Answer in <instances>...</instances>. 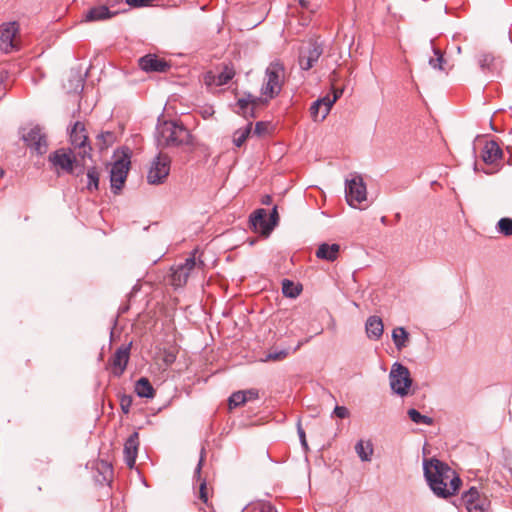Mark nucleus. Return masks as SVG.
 I'll list each match as a JSON object with an SVG mask.
<instances>
[{
    "instance_id": "nucleus-46",
    "label": "nucleus",
    "mask_w": 512,
    "mask_h": 512,
    "mask_svg": "<svg viewBox=\"0 0 512 512\" xmlns=\"http://www.w3.org/2000/svg\"><path fill=\"white\" fill-rule=\"evenodd\" d=\"M258 512H276V510L268 502H258Z\"/></svg>"
},
{
    "instance_id": "nucleus-9",
    "label": "nucleus",
    "mask_w": 512,
    "mask_h": 512,
    "mask_svg": "<svg viewBox=\"0 0 512 512\" xmlns=\"http://www.w3.org/2000/svg\"><path fill=\"white\" fill-rule=\"evenodd\" d=\"M279 221L277 205H273L270 210L258 208V238H268Z\"/></svg>"
},
{
    "instance_id": "nucleus-13",
    "label": "nucleus",
    "mask_w": 512,
    "mask_h": 512,
    "mask_svg": "<svg viewBox=\"0 0 512 512\" xmlns=\"http://www.w3.org/2000/svg\"><path fill=\"white\" fill-rule=\"evenodd\" d=\"M462 501L468 512H489V499L480 494L475 487H471L463 494Z\"/></svg>"
},
{
    "instance_id": "nucleus-53",
    "label": "nucleus",
    "mask_w": 512,
    "mask_h": 512,
    "mask_svg": "<svg viewBox=\"0 0 512 512\" xmlns=\"http://www.w3.org/2000/svg\"><path fill=\"white\" fill-rule=\"evenodd\" d=\"M242 512H254V507L253 506H248Z\"/></svg>"
},
{
    "instance_id": "nucleus-29",
    "label": "nucleus",
    "mask_w": 512,
    "mask_h": 512,
    "mask_svg": "<svg viewBox=\"0 0 512 512\" xmlns=\"http://www.w3.org/2000/svg\"><path fill=\"white\" fill-rule=\"evenodd\" d=\"M98 473L102 476V479H97L101 483H110L113 478V467L110 463L105 460H100L96 464Z\"/></svg>"
},
{
    "instance_id": "nucleus-5",
    "label": "nucleus",
    "mask_w": 512,
    "mask_h": 512,
    "mask_svg": "<svg viewBox=\"0 0 512 512\" xmlns=\"http://www.w3.org/2000/svg\"><path fill=\"white\" fill-rule=\"evenodd\" d=\"M71 152L77 153L80 159L85 161V158L91 157V145L88 141V135L84 123L77 121L74 123L70 132Z\"/></svg>"
},
{
    "instance_id": "nucleus-30",
    "label": "nucleus",
    "mask_w": 512,
    "mask_h": 512,
    "mask_svg": "<svg viewBox=\"0 0 512 512\" xmlns=\"http://www.w3.org/2000/svg\"><path fill=\"white\" fill-rule=\"evenodd\" d=\"M117 140V136L113 131H104L97 135L96 144L99 149L104 150L112 146Z\"/></svg>"
},
{
    "instance_id": "nucleus-14",
    "label": "nucleus",
    "mask_w": 512,
    "mask_h": 512,
    "mask_svg": "<svg viewBox=\"0 0 512 512\" xmlns=\"http://www.w3.org/2000/svg\"><path fill=\"white\" fill-rule=\"evenodd\" d=\"M130 358V345H122L114 352L108 361V367L111 373L120 377L126 370Z\"/></svg>"
},
{
    "instance_id": "nucleus-3",
    "label": "nucleus",
    "mask_w": 512,
    "mask_h": 512,
    "mask_svg": "<svg viewBox=\"0 0 512 512\" xmlns=\"http://www.w3.org/2000/svg\"><path fill=\"white\" fill-rule=\"evenodd\" d=\"M156 140L159 147L188 145L192 141L190 131L181 123L163 121L157 125Z\"/></svg>"
},
{
    "instance_id": "nucleus-27",
    "label": "nucleus",
    "mask_w": 512,
    "mask_h": 512,
    "mask_svg": "<svg viewBox=\"0 0 512 512\" xmlns=\"http://www.w3.org/2000/svg\"><path fill=\"white\" fill-rule=\"evenodd\" d=\"M135 392L141 398H152L154 397L155 394V390L152 384L145 377H142L139 380H137L135 384Z\"/></svg>"
},
{
    "instance_id": "nucleus-24",
    "label": "nucleus",
    "mask_w": 512,
    "mask_h": 512,
    "mask_svg": "<svg viewBox=\"0 0 512 512\" xmlns=\"http://www.w3.org/2000/svg\"><path fill=\"white\" fill-rule=\"evenodd\" d=\"M256 398V392L253 390L237 391L234 392L228 399L229 409L232 410L241 405H244L247 401L254 400Z\"/></svg>"
},
{
    "instance_id": "nucleus-49",
    "label": "nucleus",
    "mask_w": 512,
    "mask_h": 512,
    "mask_svg": "<svg viewBox=\"0 0 512 512\" xmlns=\"http://www.w3.org/2000/svg\"><path fill=\"white\" fill-rule=\"evenodd\" d=\"M249 226L256 232V210L252 211L249 215Z\"/></svg>"
},
{
    "instance_id": "nucleus-44",
    "label": "nucleus",
    "mask_w": 512,
    "mask_h": 512,
    "mask_svg": "<svg viewBox=\"0 0 512 512\" xmlns=\"http://www.w3.org/2000/svg\"><path fill=\"white\" fill-rule=\"evenodd\" d=\"M125 2L131 7H144L148 6L151 0H125Z\"/></svg>"
},
{
    "instance_id": "nucleus-37",
    "label": "nucleus",
    "mask_w": 512,
    "mask_h": 512,
    "mask_svg": "<svg viewBox=\"0 0 512 512\" xmlns=\"http://www.w3.org/2000/svg\"><path fill=\"white\" fill-rule=\"evenodd\" d=\"M408 415H409L410 419L417 424H420V423L426 424V425L432 424V419L430 417L422 415L420 412H418L415 409H410L408 411Z\"/></svg>"
},
{
    "instance_id": "nucleus-56",
    "label": "nucleus",
    "mask_w": 512,
    "mask_h": 512,
    "mask_svg": "<svg viewBox=\"0 0 512 512\" xmlns=\"http://www.w3.org/2000/svg\"><path fill=\"white\" fill-rule=\"evenodd\" d=\"M301 345H302V342H299L297 347L294 349V351H297L301 347Z\"/></svg>"
},
{
    "instance_id": "nucleus-21",
    "label": "nucleus",
    "mask_w": 512,
    "mask_h": 512,
    "mask_svg": "<svg viewBox=\"0 0 512 512\" xmlns=\"http://www.w3.org/2000/svg\"><path fill=\"white\" fill-rule=\"evenodd\" d=\"M118 12H112L109 10L108 6H97L89 9L85 14L86 22H95V21H103L110 19L117 15Z\"/></svg>"
},
{
    "instance_id": "nucleus-43",
    "label": "nucleus",
    "mask_w": 512,
    "mask_h": 512,
    "mask_svg": "<svg viewBox=\"0 0 512 512\" xmlns=\"http://www.w3.org/2000/svg\"><path fill=\"white\" fill-rule=\"evenodd\" d=\"M342 93H343V89L337 88V89L333 90L332 96H330V95L325 96L328 105L334 104L336 102V100L342 95Z\"/></svg>"
},
{
    "instance_id": "nucleus-45",
    "label": "nucleus",
    "mask_w": 512,
    "mask_h": 512,
    "mask_svg": "<svg viewBox=\"0 0 512 512\" xmlns=\"http://www.w3.org/2000/svg\"><path fill=\"white\" fill-rule=\"evenodd\" d=\"M334 414L338 417V418H346L349 416V411L346 407L344 406H336L335 409H334Z\"/></svg>"
},
{
    "instance_id": "nucleus-2",
    "label": "nucleus",
    "mask_w": 512,
    "mask_h": 512,
    "mask_svg": "<svg viewBox=\"0 0 512 512\" xmlns=\"http://www.w3.org/2000/svg\"><path fill=\"white\" fill-rule=\"evenodd\" d=\"M287 80L284 64L280 60L272 61L265 69L260 95L258 96V108L264 107L276 98L282 91Z\"/></svg>"
},
{
    "instance_id": "nucleus-12",
    "label": "nucleus",
    "mask_w": 512,
    "mask_h": 512,
    "mask_svg": "<svg viewBox=\"0 0 512 512\" xmlns=\"http://www.w3.org/2000/svg\"><path fill=\"white\" fill-rule=\"evenodd\" d=\"M204 266L202 261L196 262L195 253L188 257L184 263L172 268L171 284L175 287H181L186 284L192 270L196 267L201 269Z\"/></svg>"
},
{
    "instance_id": "nucleus-28",
    "label": "nucleus",
    "mask_w": 512,
    "mask_h": 512,
    "mask_svg": "<svg viewBox=\"0 0 512 512\" xmlns=\"http://www.w3.org/2000/svg\"><path fill=\"white\" fill-rule=\"evenodd\" d=\"M355 451L362 461L367 462L371 460L374 449L371 441L360 440L355 445Z\"/></svg>"
},
{
    "instance_id": "nucleus-20",
    "label": "nucleus",
    "mask_w": 512,
    "mask_h": 512,
    "mask_svg": "<svg viewBox=\"0 0 512 512\" xmlns=\"http://www.w3.org/2000/svg\"><path fill=\"white\" fill-rule=\"evenodd\" d=\"M256 111V98L249 94L246 98L238 99L235 112L244 118L254 117Z\"/></svg>"
},
{
    "instance_id": "nucleus-23",
    "label": "nucleus",
    "mask_w": 512,
    "mask_h": 512,
    "mask_svg": "<svg viewBox=\"0 0 512 512\" xmlns=\"http://www.w3.org/2000/svg\"><path fill=\"white\" fill-rule=\"evenodd\" d=\"M340 252L339 244L322 243L316 251V257L327 261H335Z\"/></svg>"
},
{
    "instance_id": "nucleus-6",
    "label": "nucleus",
    "mask_w": 512,
    "mask_h": 512,
    "mask_svg": "<svg viewBox=\"0 0 512 512\" xmlns=\"http://www.w3.org/2000/svg\"><path fill=\"white\" fill-rule=\"evenodd\" d=\"M389 379L390 386L396 394L406 396L409 393L412 379L407 367L395 363L390 371Z\"/></svg>"
},
{
    "instance_id": "nucleus-25",
    "label": "nucleus",
    "mask_w": 512,
    "mask_h": 512,
    "mask_svg": "<svg viewBox=\"0 0 512 512\" xmlns=\"http://www.w3.org/2000/svg\"><path fill=\"white\" fill-rule=\"evenodd\" d=\"M204 458H205V450L202 449L200 460H199V462L197 464V467L195 469V472H194V477H196L200 481V485H199V499L204 504L208 505L209 496H208V488H207L206 480L205 479L201 480V470H202Z\"/></svg>"
},
{
    "instance_id": "nucleus-7",
    "label": "nucleus",
    "mask_w": 512,
    "mask_h": 512,
    "mask_svg": "<svg viewBox=\"0 0 512 512\" xmlns=\"http://www.w3.org/2000/svg\"><path fill=\"white\" fill-rule=\"evenodd\" d=\"M18 36L19 24L17 22L3 24L0 29V50L5 54L20 50Z\"/></svg>"
},
{
    "instance_id": "nucleus-31",
    "label": "nucleus",
    "mask_w": 512,
    "mask_h": 512,
    "mask_svg": "<svg viewBox=\"0 0 512 512\" xmlns=\"http://www.w3.org/2000/svg\"><path fill=\"white\" fill-rule=\"evenodd\" d=\"M253 122L249 121L245 127L240 128L234 132L233 143L237 147H241L252 131Z\"/></svg>"
},
{
    "instance_id": "nucleus-48",
    "label": "nucleus",
    "mask_w": 512,
    "mask_h": 512,
    "mask_svg": "<svg viewBox=\"0 0 512 512\" xmlns=\"http://www.w3.org/2000/svg\"><path fill=\"white\" fill-rule=\"evenodd\" d=\"M176 359V355L174 352H165V355H164V362L166 363V365H171Z\"/></svg>"
},
{
    "instance_id": "nucleus-4",
    "label": "nucleus",
    "mask_w": 512,
    "mask_h": 512,
    "mask_svg": "<svg viewBox=\"0 0 512 512\" xmlns=\"http://www.w3.org/2000/svg\"><path fill=\"white\" fill-rule=\"evenodd\" d=\"M115 161L112 164L110 171L111 188L117 193L122 189L129 169H130V158L131 153L128 148H123L115 153Z\"/></svg>"
},
{
    "instance_id": "nucleus-51",
    "label": "nucleus",
    "mask_w": 512,
    "mask_h": 512,
    "mask_svg": "<svg viewBox=\"0 0 512 512\" xmlns=\"http://www.w3.org/2000/svg\"><path fill=\"white\" fill-rule=\"evenodd\" d=\"M272 203V197L270 195H264L261 198V204L263 205H270Z\"/></svg>"
},
{
    "instance_id": "nucleus-50",
    "label": "nucleus",
    "mask_w": 512,
    "mask_h": 512,
    "mask_svg": "<svg viewBox=\"0 0 512 512\" xmlns=\"http://www.w3.org/2000/svg\"><path fill=\"white\" fill-rule=\"evenodd\" d=\"M298 434H299V437H300L302 445L305 448H307V441H306L305 431L303 430V428L301 427L300 424H298Z\"/></svg>"
},
{
    "instance_id": "nucleus-1",
    "label": "nucleus",
    "mask_w": 512,
    "mask_h": 512,
    "mask_svg": "<svg viewBox=\"0 0 512 512\" xmlns=\"http://www.w3.org/2000/svg\"><path fill=\"white\" fill-rule=\"evenodd\" d=\"M424 475L432 491L442 498L454 495L461 479L447 464L432 458L424 461Z\"/></svg>"
},
{
    "instance_id": "nucleus-33",
    "label": "nucleus",
    "mask_w": 512,
    "mask_h": 512,
    "mask_svg": "<svg viewBox=\"0 0 512 512\" xmlns=\"http://www.w3.org/2000/svg\"><path fill=\"white\" fill-rule=\"evenodd\" d=\"M235 75V70L233 67L225 65L222 71L214 76V82L216 85L221 86L227 84Z\"/></svg>"
},
{
    "instance_id": "nucleus-8",
    "label": "nucleus",
    "mask_w": 512,
    "mask_h": 512,
    "mask_svg": "<svg viewBox=\"0 0 512 512\" xmlns=\"http://www.w3.org/2000/svg\"><path fill=\"white\" fill-rule=\"evenodd\" d=\"M49 161L55 168L61 169L68 174L73 173L74 165H84V161L80 159L77 153H72L70 149L67 151L63 148L51 153Z\"/></svg>"
},
{
    "instance_id": "nucleus-38",
    "label": "nucleus",
    "mask_w": 512,
    "mask_h": 512,
    "mask_svg": "<svg viewBox=\"0 0 512 512\" xmlns=\"http://www.w3.org/2000/svg\"><path fill=\"white\" fill-rule=\"evenodd\" d=\"M497 227L500 233H502L505 236H511L512 235V219L511 218H501L498 223Z\"/></svg>"
},
{
    "instance_id": "nucleus-42",
    "label": "nucleus",
    "mask_w": 512,
    "mask_h": 512,
    "mask_svg": "<svg viewBox=\"0 0 512 512\" xmlns=\"http://www.w3.org/2000/svg\"><path fill=\"white\" fill-rule=\"evenodd\" d=\"M273 126L266 122H258V136L262 134H270Z\"/></svg>"
},
{
    "instance_id": "nucleus-22",
    "label": "nucleus",
    "mask_w": 512,
    "mask_h": 512,
    "mask_svg": "<svg viewBox=\"0 0 512 512\" xmlns=\"http://www.w3.org/2000/svg\"><path fill=\"white\" fill-rule=\"evenodd\" d=\"M333 104H329L326 101V97H323L321 99H318L315 101L311 108V116L314 121H323L327 115L329 114Z\"/></svg>"
},
{
    "instance_id": "nucleus-55",
    "label": "nucleus",
    "mask_w": 512,
    "mask_h": 512,
    "mask_svg": "<svg viewBox=\"0 0 512 512\" xmlns=\"http://www.w3.org/2000/svg\"><path fill=\"white\" fill-rule=\"evenodd\" d=\"M264 456H265V458H266L267 460H269V459H270V456H269V454H268V452H267V451H266V452H264Z\"/></svg>"
},
{
    "instance_id": "nucleus-36",
    "label": "nucleus",
    "mask_w": 512,
    "mask_h": 512,
    "mask_svg": "<svg viewBox=\"0 0 512 512\" xmlns=\"http://www.w3.org/2000/svg\"><path fill=\"white\" fill-rule=\"evenodd\" d=\"M288 355H289V351H288V350H286V349L270 351L269 353H267V354H266V356H265L264 358H261V361H263V362H269V361H272V362L282 361V360H284Z\"/></svg>"
},
{
    "instance_id": "nucleus-16",
    "label": "nucleus",
    "mask_w": 512,
    "mask_h": 512,
    "mask_svg": "<svg viewBox=\"0 0 512 512\" xmlns=\"http://www.w3.org/2000/svg\"><path fill=\"white\" fill-rule=\"evenodd\" d=\"M323 50L321 45L316 42H310L300 52L299 64L303 70H309L314 63L318 61Z\"/></svg>"
},
{
    "instance_id": "nucleus-17",
    "label": "nucleus",
    "mask_w": 512,
    "mask_h": 512,
    "mask_svg": "<svg viewBox=\"0 0 512 512\" xmlns=\"http://www.w3.org/2000/svg\"><path fill=\"white\" fill-rule=\"evenodd\" d=\"M26 144L32 147L38 154H44L47 151V140L39 126H34L23 135Z\"/></svg>"
},
{
    "instance_id": "nucleus-47",
    "label": "nucleus",
    "mask_w": 512,
    "mask_h": 512,
    "mask_svg": "<svg viewBox=\"0 0 512 512\" xmlns=\"http://www.w3.org/2000/svg\"><path fill=\"white\" fill-rule=\"evenodd\" d=\"M200 114L204 119H208L214 114V109L212 106H206L201 108Z\"/></svg>"
},
{
    "instance_id": "nucleus-19",
    "label": "nucleus",
    "mask_w": 512,
    "mask_h": 512,
    "mask_svg": "<svg viewBox=\"0 0 512 512\" xmlns=\"http://www.w3.org/2000/svg\"><path fill=\"white\" fill-rule=\"evenodd\" d=\"M139 66L146 72H165L170 65L156 55L148 54L139 59Z\"/></svg>"
},
{
    "instance_id": "nucleus-11",
    "label": "nucleus",
    "mask_w": 512,
    "mask_h": 512,
    "mask_svg": "<svg viewBox=\"0 0 512 512\" xmlns=\"http://www.w3.org/2000/svg\"><path fill=\"white\" fill-rule=\"evenodd\" d=\"M171 160L168 155L159 154L151 164L148 171L147 181L150 184H161L168 177Z\"/></svg>"
},
{
    "instance_id": "nucleus-34",
    "label": "nucleus",
    "mask_w": 512,
    "mask_h": 512,
    "mask_svg": "<svg viewBox=\"0 0 512 512\" xmlns=\"http://www.w3.org/2000/svg\"><path fill=\"white\" fill-rule=\"evenodd\" d=\"M87 184L86 189L90 192L96 191L99 188V172L97 168L91 167L87 170Z\"/></svg>"
},
{
    "instance_id": "nucleus-18",
    "label": "nucleus",
    "mask_w": 512,
    "mask_h": 512,
    "mask_svg": "<svg viewBox=\"0 0 512 512\" xmlns=\"http://www.w3.org/2000/svg\"><path fill=\"white\" fill-rule=\"evenodd\" d=\"M139 433L133 432L125 441L123 454L126 465L131 469L134 467L139 449Z\"/></svg>"
},
{
    "instance_id": "nucleus-10",
    "label": "nucleus",
    "mask_w": 512,
    "mask_h": 512,
    "mask_svg": "<svg viewBox=\"0 0 512 512\" xmlns=\"http://www.w3.org/2000/svg\"><path fill=\"white\" fill-rule=\"evenodd\" d=\"M346 200L351 207H358L360 203L366 200V185L361 176L355 175L346 181Z\"/></svg>"
},
{
    "instance_id": "nucleus-40",
    "label": "nucleus",
    "mask_w": 512,
    "mask_h": 512,
    "mask_svg": "<svg viewBox=\"0 0 512 512\" xmlns=\"http://www.w3.org/2000/svg\"><path fill=\"white\" fill-rule=\"evenodd\" d=\"M494 57L490 54H483L479 60L480 67L482 69H491L493 66Z\"/></svg>"
},
{
    "instance_id": "nucleus-39",
    "label": "nucleus",
    "mask_w": 512,
    "mask_h": 512,
    "mask_svg": "<svg viewBox=\"0 0 512 512\" xmlns=\"http://www.w3.org/2000/svg\"><path fill=\"white\" fill-rule=\"evenodd\" d=\"M132 403H133L132 396L124 394L120 397V407L124 414H128L130 412Z\"/></svg>"
},
{
    "instance_id": "nucleus-41",
    "label": "nucleus",
    "mask_w": 512,
    "mask_h": 512,
    "mask_svg": "<svg viewBox=\"0 0 512 512\" xmlns=\"http://www.w3.org/2000/svg\"><path fill=\"white\" fill-rule=\"evenodd\" d=\"M434 52L436 54V58L433 59L431 58L430 61H429V64L433 67V68H438L440 70L443 69V66H442V63H443V56L442 54L440 53V51L438 49H434Z\"/></svg>"
},
{
    "instance_id": "nucleus-35",
    "label": "nucleus",
    "mask_w": 512,
    "mask_h": 512,
    "mask_svg": "<svg viewBox=\"0 0 512 512\" xmlns=\"http://www.w3.org/2000/svg\"><path fill=\"white\" fill-rule=\"evenodd\" d=\"M282 291L285 296L295 298L300 294L301 288L292 281L285 279L282 282Z\"/></svg>"
},
{
    "instance_id": "nucleus-32",
    "label": "nucleus",
    "mask_w": 512,
    "mask_h": 512,
    "mask_svg": "<svg viewBox=\"0 0 512 512\" xmlns=\"http://www.w3.org/2000/svg\"><path fill=\"white\" fill-rule=\"evenodd\" d=\"M392 339L398 350L406 347L409 334L403 327H397L392 331Z\"/></svg>"
},
{
    "instance_id": "nucleus-26",
    "label": "nucleus",
    "mask_w": 512,
    "mask_h": 512,
    "mask_svg": "<svg viewBox=\"0 0 512 512\" xmlns=\"http://www.w3.org/2000/svg\"><path fill=\"white\" fill-rule=\"evenodd\" d=\"M383 322L377 316H371L366 321V333L369 338L379 339L383 334Z\"/></svg>"
},
{
    "instance_id": "nucleus-15",
    "label": "nucleus",
    "mask_w": 512,
    "mask_h": 512,
    "mask_svg": "<svg viewBox=\"0 0 512 512\" xmlns=\"http://www.w3.org/2000/svg\"><path fill=\"white\" fill-rule=\"evenodd\" d=\"M502 150L495 141H488L485 143L481 158L487 165L493 166L491 170H485V173L492 174L498 170L497 165L502 157Z\"/></svg>"
},
{
    "instance_id": "nucleus-57",
    "label": "nucleus",
    "mask_w": 512,
    "mask_h": 512,
    "mask_svg": "<svg viewBox=\"0 0 512 512\" xmlns=\"http://www.w3.org/2000/svg\"><path fill=\"white\" fill-rule=\"evenodd\" d=\"M2 175H3V171H0V176H2Z\"/></svg>"
},
{
    "instance_id": "nucleus-54",
    "label": "nucleus",
    "mask_w": 512,
    "mask_h": 512,
    "mask_svg": "<svg viewBox=\"0 0 512 512\" xmlns=\"http://www.w3.org/2000/svg\"><path fill=\"white\" fill-rule=\"evenodd\" d=\"M299 3L301 4L302 7H307V1L299 0Z\"/></svg>"
},
{
    "instance_id": "nucleus-52",
    "label": "nucleus",
    "mask_w": 512,
    "mask_h": 512,
    "mask_svg": "<svg viewBox=\"0 0 512 512\" xmlns=\"http://www.w3.org/2000/svg\"><path fill=\"white\" fill-rule=\"evenodd\" d=\"M123 0H107V4L110 6V7H114L116 6L117 4L119 3H122Z\"/></svg>"
}]
</instances>
